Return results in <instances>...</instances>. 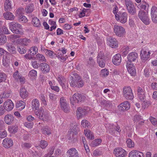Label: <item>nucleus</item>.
Instances as JSON below:
<instances>
[{"label": "nucleus", "instance_id": "nucleus-1", "mask_svg": "<svg viewBox=\"0 0 157 157\" xmlns=\"http://www.w3.org/2000/svg\"><path fill=\"white\" fill-rule=\"evenodd\" d=\"M72 79L70 82V85L73 87L80 88L84 85V82L81 77L77 74H75L74 76L71 77Z\"/></svg>", "mask_w": 157, "mask_h": 157}, {"label": "nucleus", "instance_id": "nucleus-2", "mask_svg": "<svg viewBox=\"0 0 157 157\" xmlns=\"http://www.w3.org/2000/svg\"><path fill=\"white\" fill-rule=\"evenodd\" d=\"M105 127L109 133L114 136H116L121 131V128L118 124H106Z\"/></svg>", "mask_w": 157, "mask_h": 157}, {"label": "nucleus", "instance_id": "nucleus-3", "mask_svg": "<svg viewBox=\"0 0 157 157\" xmlns=\"http://www.w3.org/2000/svg\"><path fill=\"white\" fill-rule=\"evenodd\" d=\"M9 28L13 33L23 34L21 31L22 26L21 25L15 22H12L9 24Z\"/></svg>", "mask_w": 157, "mask_h": 157}, {"label": "nucleus", "instance_id": "nucleus-4", "mask_svg": "<svg viewBox=\"0 0 157 157\" xmlns=\"http://www.w3.org/2000/svg\"><path fill=\"white\" fill-rule=\"evenodd\" d=\"M35 114L40 119L43 121H48L49 120V115L48 113L44 111L42 109L39 110L35 112Z\"/></svg>", "mask_w": 157, "mask_h": 157}, {"label": "nucleus", "instance_id": "nucleus-5", "mask_svg": "<svg viewBox=\"0 0 157 157\" xmlns=\"http://www.w3.org/2000/svg\"><path fill=\"white\" fill-rule=\"evenodd\" d=\"M123 95L127 100H132L134 98L132 90L130 86H125L123 88Z\"/></svg>", "mask_w": 157, "mask_h": 157}, {"label": "nucleus", "instance_id": "nucleus-6", "mask_svg": "<svg viewBox=\"0 0 157 157\" xmlns=\"http://www.w3.org/2000/svg\"><path fill=\"white\" fill-rule=\"evenodd\" d=\"M128 14L126 12L119 11L118 14H115V18L117 21L122 24L125 23L127 21Z\"/></svg>", "mask_w": 157, "mask_h": 157}, {"label": "nucleus", "instance_id": "nucleus-7", "mask_svg": "<svg viewBox=\"0 0 157 157\" xmlns=\"http://www.w3.org/2000/svg\"><path fill=\"white\" fill-rule=\"evenodd\" d=\"M138 16L142 21L146 25L150 24L149 19L147 13L143 10L139 12Z\"/></svg>", "mask_w": 157, "mask_h": 157}, {"label": "nucleus", "instance_id": "nucleus-8", "mask_svg": "<svg viewBox=\"0 0 157 157\" xmlns=\"http://www.w3.org/2000/svg\"><path fill=\"white\" fill-rule=\"evenodd\" d=\"M97 62L99 66L101 68L105 66L106 61L104 53L100 52L98 53L97 57Z\"/></svg>", "mask_w": 157, "mask_h": 157}, {"label": "nucleus", "instance_id": "nucleus-9", "mask_svg": "<svg viewBox=\"0 0 157 157\" xmlns=\"http://www.w3.org/2000/svg\"><path fill=\"white\" fill-rule=\"evenodd\" d=\"M84 98L82 94L78 93H75L70 99L71 104L74 105L75 103H79L84 100Z\"/></svg>", "mask_w": 157, "mask_h": 157}, {"label": "nucleus", "instance_id": "nucleus-10", "mask_svg": "<svg viewBox=\"0 0 157 157\" xmlns=\"http://www.w3.org/2000/svg\"><path fill=\"white\" fill-rule=\"evenodd\" d=\"M113 29L114 33L118 36L123 37L126 33L125 29L122 26L115 25Z\"/></svg>", "mask_w": 157, "mask_h": 157}, {"label": "nucleus", "instance_id": "nucleus-11", "mask_svg": "<svg viewBox=\"0 0 157 157\" xmlns=\"http://www.w3.org/2000/svg\"><path fill=\"white\" fill-rule=\"evenodd\" d=\"M126 6L129 13L134 15L136 13V9L135 6L130 0H125Z\"/></svg>", "mask_w": 157, "mask_h": 157}, {"label": "nucleus", "instance_id": "nucleus-12", "mask_svg": "<svg viewBox=\"0 0 157 157\" xmlns=\"http://www.w3.org/2000/svg\"><path fill=\"white\" fill-rule=\"evenodd\" d=\"M151 54L150 51H147L146 50L142 49L140 52V55L142 61L145 62L149 60Z\"/></svg>", "mask_w": 157, "mask_h": 157}, {"label": "nucleus", "instance_id": "nucleus-13", "mask_svg": "<svg viewBox=\"0 0 157 157\" xmlns=\"http://www.w3.org/2000/svg\"><path fill=\"white\" fill-rule=\"evenodd\" d=\"M90 109V108L88 107L78 108L77 112V117L80 118L83 116L87 114Z\"/></svg>", "mask_w": 157, "mask_h": 157}, {"label": "nucleus", "instance_id": "nucleus-14", "mask_svg": "<svg viewBox=\"0 0 157 157\" xmlns=\"http://www.w3.org/2000/svg\"><path fill=\"white\" fill-rule=\"evenodd\" d=\"M126 67L128 72L132 76H135L136 74V71L135 67L132 62H127Z\"/></svg>", "mask_w": 157, "mask_h": 157}, {"label": "nucleus", "instance_id": "nucleus-15", "mask_svg": "<svg viewBox=\"0 0 157 157\" xmlns=\"http://www.w3.org/2000/svg\"><path fill=\"white\" fill-rule=\"evenodd\" d=\"M114 153L117 157H123L127 154L126 151L121 147L116 148L114 150Z\"/></svg>", "mask_w": 157, "mask_h": 157}, {"label": "nucleus", "instance_id": "nucleus-16", "mask_svg": "<svg viewBox=\"0 0 157 157\" xmlns=\"http://www.w3.org/2000/svg\"><path fill=\"white\" fill-rule=\"evenodd\" d=\"M137 96L138 98L141 101H144L145 99V90L140 86L137 87Z\"/></svg>", "mask_w": 157, "mask_h": 157}, {"label": "nucleus", "instance_id": "nucleus-17", "mask_svg": "<svg viewBox=\"0 0 157 157\" xmlns=\"http://www.w3.org/2000/svg\"><path fill=\"white\" fill-rule=\"evenodd\" d=\"M59 102L61 109L64 112H67L68 110V108L66 99L63 97H61L60 99Z\"/></svg>", "mask_w": 157, "mask_h": 157}, {"label": "nucleus", "instance_id": "nucleus-18", "mask_svg": "<svg viewBox=\"0 0 157 157\" xmlns=\"http://www.w3.org/2000/svg\"><path fill=\"white\" fill-rule=\"evenodd\" d=\"M14 107V104L12 101L10 99L7 100L6 101L3 106L4 109L7 111L12 110Z\"/></svg>", "mask_w": 157, "mask_h": 157}, {"label": "nucleus", "instance_id": "nucleus-19", "mask_svg": "<svg viewBox=\"0 0 157 157\" xmlns=\"http://www.w3.org/2000/svg\"><path fill=\"white\" fill-rule=\"evenodd\" d=\"M107 43L110 47L116 48L118 47V42L116 39L112 37H109L107 39Z\"/></svg>", "mask_w": 157, "mask_h": 157}, {"label": "nucleus", "instance_id": "nucleus-20", "mask_svg": "<svg viewBox=\"0 0 157 157\" xmlns=\"http://www.w3.org/2000/svg\"><path fill=\"white\" fill-rule=\"evenodd\" d=\"M151 16L152 21L157 23V7L155 6H153L151 10Z\"/></svg>", "mask_w": 157, "mask_h": 157}, {"label": "nucleus", "instance_id": "nucleus-21", "mask_svg": "<svg viewBox=\"0 0 157 157\" xmlns=\"http://www.w3.org/2000/svg\"><path fill=\"white\" fill-rule=\"evenodd\" d=\"M39 67L40 70L44 74H46L49 72L50 67L49 65L45 63H43L40 64Z\"/></svg>", "mask_w": 157, "mask_h": 157}, {"label": "nucleus", "instance_id": "nucleus-22", "mask_svg": "<svg viewBox=\"0 0 157 157\" xmlns=\"http://www.w3.org/2000/svg\"><path fill=\"white\" fill-rule=\"evenodd\" d=\"M130 104L127 101H126L120 104L118 106V109L121 111H124L129 109L130 108Z\"/></svg>", "mask_w": 157, "mask_h": 157}, {"label": "nucleus", "instance_id": "nucleus-23", "mask_svg": "<svg viewBox=\"0 0 157 157\" xmlns=\"http://www.w3.org/2000/svg\"><path fill=\"white\" fill-rule=\"evenodd\" d=\"M32 105L31 107L32 109L34 111H38L39 110L41 109H39L40 104L39 100L35 98L32 100L31 102Z\"/></svg>", "mask_w": 157, "mask_h": 157}, {"label": "nucleus", "instance_id": "nucleus-24", "mask_svg": "<svg viewBox=\"0 0 157 157\" xmlns=\"http://www.w3.org/2000/svg\"><path fill=\"white\" fill-rule=\"evenodd\" d=\"M67 153L68 157H79L78 151L75 148L69 149Z\"/></svg>", "mask_w": 157, "mask_h": 157}, {"label": "nucleus", "instance_id": "nucleus-25", "mask_svg": "<svg viewBox=\"0 0 157 157\" xmlns=\"http://www.w3.org/2000/svg\"><path fill=\"white\" fill-rule=\"evenodd\" d=\"M129 157H144V155L141 151L133 150L129 153Z\"/></svg>", "mask_w": 157, "mask_h": 157}, {"label": "nucleus", "instance_id": "nucleus-26", "mask_svg": "<svg viewBox=\"0 0 157 157\" xmlns=\"http://www.w3.org/2000/svg\"><path fill=\"white\" fill-rule=\"evenodd\" d=\"M121 60V56L119 54H116L112 58V61L113 63L116 65L120 64Z\"/></svg>", "mask_w": 157, "mask_h": 157}, {"label": "nucleus", "instance_id": "nucleus-27", "mask_svg": "<svg viewBox=\"0 0 157 157\" xmlns=\"http://www.w3.org/2000/svg\"><path fill=\"white\" fill-rule=\"evenodd\" d=\"M2 144L5 147L9 148L13 145V141L10 138H6L3 140Z\"/></svg>", "mask_w": 157, "mask_h": 157}, {"label": "nucleus", "instance_id": "nucleus-28", "mask_svg": "<svg viewBox=\"0 0 157 157\" xmlns=\"http://www.w3.org/2000/svg\"><path fill=\"white\" fill-rule=\"evenodd\" d=\"M137 57L138 54L137 53L135 52H131L127 56L128 62H132L134 61Z\"/></svg>", "mask_w": 157, "mask_h": 157}, {"label": "nucleus", "instance_id": "nucleus-29", "mask_svg": "<svg viewBox=\"0 0 157 157\" xmlns=\"http://www.w3.org/2000/svg\"><path fill=\"white\" fill-rule=\"evenodd\" d=\"M14 117L11 114H7L4 118L5 122L8 124H10L13 121Z\"/></svg>", "mask_w": 157, "mask_h": 157}, {"label": "nucleus", "instance_id": "nucleus-30", "mask_svg": "<svg viewBox=\"0 0 157 157\" xmlns=\"http://www.w3.org/2000/svg\"><path fill=\"white\" fill-rule=\"evenodd\" d=\"M16 108L18 109L22 110L25 108V103L24 101L20 100L18 101L16 104Z\"/></svg>", "mask_w": 157, "mask_h": 157}, {"label": "nucleus", "instance_id": "nucleus-31", "mask_svg": "<svg viewBox=\"0 0 157 157\" xmlns=\"http://www.w3.org/2000/svg\"><path fill=\"white\" fill-rule=\"evenodd\" d=\"M6 47L8 52L13 54H16V48L10 43H7L6 44Z\"/></svg>", "mask_w": 157, "mask_h": 157}, {"label": "nucleus", "instance_id": "nucleus-32", "mask_svg": "<svg viewBox=\"0 0 157 157\" xmlns=\"http://www.w3.org/2000/svg\"><path fill=\"white\" fill-rule=\"evenodd\" d=\"M3 16L4 18L7 20L13 21L15 18V16L13 14L9 12L4 13Z\"/></svg>", "mask_w": 157, "mask_h": 157}, {"label": "nucleus", "instance_id": "nucleus-33", "mask_svg": "<svg viewBox=\"0 0 157 157\" xmlns=\"http://www.w3.org/2000/svg\"><path fill=\"white\" fill-rule=\"evenodd\" d=\"M2 63L3 65L6 67L9 66L10 63V59L6 55L4 56L2 59Z\"/></svg>", "mask_w": 157, "mask_h": 157}, {"label": "nucleus", "instance_id": "nucleus-34", "mask_svg": "<svg viewBox=\"0 0 157 157\" xmlns=\"http://www.w3.org/2000/svg\"><path fill=\"white\" fill-rule=\"evenodd\" d=\"M32 24L35 27L40 28L41 26V24L40 20L36 17L33 18L32 21Z\"/></svg>", "mask_w": 157, "mask_h": 157}, {"label": "nucleus", "instance_id": "nucleus-35", "mask_svg": "<svg viewBox=\"0 0 157 157\" xmlns=\"http://www.w3.org/2000/svg\"><path fill=\"white\" fill-rule=\"evenodd\" d=\"M41 130L42 133L45 135H49L52 133L51 129L46 126L43 127Z\"/></svg>", "mask_w": 157, "mask_h": 157}, {"label": "nucleus", "instance_id": "nucleus-36", "mask_svg": "<svg viewBox=\"0 0 157 157\" xmlns=\"http://www.w3.org/2000/svg\"><path fill=\"white\" fill-rule=\"evenodd\" d=\"M19 40L20 43L22 45L26 46L29 45L31 42V40L30 39L26 38L20 39Z\"/></svg>", "mask_w": 157, "mask_h": 157}, {"label": "nucleus", "instance_id": "nucleus-37", "mask_svg": "<svg viewBox=\"0 0 157 157\" xmlns=\"http://www.w3.org/2000/svg\"><path fill=\"white\" fill-rule=\"evenodd\" d=\"M57 80L63 88H66L64 83L65 82V79L63 77H62L61 76H60L59 75L57 78Z\"/></svg>", "mask_w": 157, "mask_h": 157}, {"label": "nucleus", "instance_id": "nucleus-38", "mask_svg": "<svg viewBox=\"0 0 157 157\" xmlns=\"http://www.w3.org/2000/svg\"><path fill=\"white\" fill-rule=\"evenodd\" d=\"M84 134L89 139L93 140L94 137L93 134V133L89 129L84 130Z\"/></svg>", "mask_w": 157, "mask_h": 157}, {"label": "nucleus", "instance_id": "nucleus-39", "mask_svg": "<svg viewBox=\"0 0 157 157\" xmlns=\"http://www.w3.org/2000/svg\"><path fill=\"white\" fill-rule=\"evenodd\" d=\"M4 10L5 11L10 10L12 8L11 2L10 0H6L4 3Z\"/></svg>", "mask_w": 157, "mask_h": 157}, {"label": "nucleus", "instance_id": "nucleus-40", "mask_svg": "<svg viewBox=\"0 0 157 157\" xmlns=\"http://www.w3.org/2000/svg\"><path fill=\"white\" fill-rule=\"evenodd\" d=\"M63 55L64 54L60 51L58 53L57 55V57L62 62H63L65 61L66 59L68 58L67 55L64 56Z\"/></svg>", "mask_w": 157, "mask_h": 157}, {"label": "nucleus", "instance_id": "nucleus-41", "mask_svg": "<svg viewBox=\"0 0 157 157\" xmlns=\"http://www.w3.org/2000/svg\"><path fill=\"white\" fill-rule=\"evenodd\" d=\"M20 94L21 97L23 99L25 98L28 96V92L24 88H22L20 90Z\"/></svg>", "mask_w": 157, "mask_h": 157}, {"label": "nucleus", "instance_id": "nucleus-42", "mask_svg": "<svg viewBox=\"0 0 157 157\" xmlns=\"http://www.w3.org/2000/svg\"><path fill=\"white\" fill-rule=\"evenodd\" d=\"M38 48L37 47L35 46L31 47L29 51L31 55L33 56L36 54L38 52Z\"/></svg>", "mask_w": 157, "mask_h": 157}, {"label": "nucleus", "instance_id": "nucleus-43", "mask_svg": "<svg viewBox=\"0 0 157 157\" xmlns=\"http://www.w3.org/2000/svg\"><path fill=\"white\" fill-rule=\"evenodd\" d=\"M36 59L40 62H46V59L43 55L39 53L36 54Z\"/></svg>", "mask_w": 157, "mask_h": 157}, {"label": "nucleus", "instance_id": "nucleus-44", "mask_svg": "<svg viewBox=\"0 0 157 157\" xmlns=\"http://www.w3.org/2000/svg\"><path fill=\"white\" fill-rule=\"evenodd\" d=\"M101 142V139H96L93 140L90 144V145L92 147H96L100 144Z\"/></svg>", "mask_w": 157, "mask_h": 157}, {"label": "nucleus", "instance_id": "nucleus-45", "mask_svg": "<svg viewBox=\"0 0 157 157\" xmlns=\"http://www.w3.org/2000/svg\"><path fill=\"white\" fill-rule=\"evenodd\" d=\"M33 4H30L26 6L25 10L26 13H31L33 10Z\"/></svg>", "mask_w": 157, "mask_h": 157}, {"label": "nucleus", "instance_id": "nucleus-46", "mask_svg": "<svg viewBox=\"0 0 157 157\" xmlns=\"http://www.w3.org/2000/svg\"><path fill=\"white\" fill-rule=\"evenodd\" d=\"M81 126L83 128H88L90 126V123L87 120H84L81 122Z\"/></svg>", "mask_w": 157, "mask_h": 157}, {"label": "nucleus", "instance_id": "nucleus-47", "mask_svg": "<svg viewBox=\"0 0 157 157\" xmlns=\"http://www.w3.org/2000/svg\"><path fill=\"white\" fill-rule=\"evenodd\" d=\"M32 144L30 143L23 142L21 144V147L23 149H28L31 147Z\"/></svg>", "mask_w": 157, "mask_h": 157}, {"label": "nucleus", "instance_id": "nucleus-48", "mask_svg": "<svg viewBox=\"0 0 157 157\" xmlns=\"http://www.w3.org/2000/svg\"><path fill=\"white\" fill-rule=\"evenodd\" d=\"M148 6V4L146 2L143 1L142 3L138 5V7L140 10H146Z\"/></svg>", "mask_w": 157, "mask_h": 157}, {"label": "nucleus", "instance_id": "nucleus-49", "mask_svg": "<svg viewBox=\"0 0 157 157\" xmlns=\"http://www.w3.org/2000/svg\"><path fill=\"white\" fill-rule=\"evenodd\" d=\"M9 34L10 32L6 26H3L2 27H0V34Z\"/></svg>", "mask_w": 157, "mask_h": 157}, {"label": "nucleus", "instance_id": "nucleus-50", "mask_svg": "<svg viewBox=\"0 0 157 157\" xmlns=\"http://www.w3.org/2000/svg\"><path fill=\"white\" fill-rule=\"evenodd\" d=\"M11 96V92L10 91H5L1 94L0 97L1 98H6Z\"/></svg>", "mask_w": 157, "mask_h": 157}, {"label": "nucleus", "instance_id": "nucleus-51", "mask_svg": "<svg viewBox=\"0 0 157 157\" xmlns=\"http://www.w3.org/2000/svg\"><path fill=\"white\" fill-rule=\"evenodd\" d=\"M95 61L91 57L89 58L87 62V65L89 67H94L95 64Z\"/></svg>", "mask_w": 157, "mask_h": 157}, {"label": "nucleus", "instance_id": "nucleus-52", "mask_svg": "<svg viewBox=\"0 0 157 157\" xmlns=\"http://www.w3.org/2000/svg\"><path fill=\"white\" fill-rule=\"evenodd\" d=\"M126 143L127 146L129 148H132L134 147V142L130 139H127Z\"/></svg>", "mask_w": 157, "mask_h": 157}, {"label": "nucleus", "instance_id": "nucleus-53", "mask_svg": "<svg viewBox=\"0 0 157 157\" xmlns=\"http://www.w3.org/2000/svg\"><path fill=\"white\" fill-rule=\"evenodd\" d=\"M24 11V9L23 8L20 7L18 8L16 11V15L19 17L22 16L23 14Z\"/></svg>", "mask_w": 157, "mask_h": 157}, {"label": "nucleus", "instance_id": "nucleus-54", "mask_svg": "<svg viewBox=\"0 0 157 157\" xmlns=\"http://www.w3.org/2000/svg\"><path fill=\"white\" fill-rule=\"evenodd\" d=\"M55 148L54 146L50 147L47 150V154L45 155V156L47 157L48 155H52L54 152Z\"/></svg>", "mask_w": 157, "mask_h": 157}, {"label": "nucleus", "instance_id": "nucleus-55", "mask_svg": "<svg viewBox=\"0 0 157 157\" xmlns=\"http://www.w3.org/2000/svg\"><path fill=\"white\" fill-rule=\"evenodd\" d=\"M7 38L6 36L4 35H0V45H1L6 43Z\"/></svg>", "mask_w": 157, "mask_h": 157}, {"label": "nucleus", "instance_id": "nucleus-56", "mask_svg": "<svg viewBox=\"0 0 157 157\" xmlns=\"http://www.w3.org/2000/svg\"><path fill=\"white\" fill-rule=\"evenodd\" d=\"M7 78L6 74L3 72L0 73V83L5 82Z\"/></svg>", "mask_w": 157, "mask_h": 157}, {"label": "nucleus", "instance_id": "nucleus-57", "mask_svg": "<svg viewBox=\"0 0 157 157\" xmlns=\"http://www.w3.org/2000/svg\"><path fill=\"white\" fill-rule=\"evenodd\" d=\"M45 54L51 58L53 57L56 55L54 52L50 50L47 49L45 52Z\"/></svg>", "mask_w": 157, "mask_h": 157}, {"label": "nucleus", "instance_id": "nucleus-58", "mask_svg": "<svg viewBox=\"0 0 157 157\" xmlns=\"http://www.w3.org/2000/svg\"><path fill=\"white\" fill-rule=\"evenodd\" d=\"M39 98L42 103L44 105H47V101L46 100V97L44 94H41L39 96Z\"/></svg>", "mask_w": 157, "mask_h": 157}, {"label": "nucleus", "instance_id": "nucleus-59", "mask_svg": "<svg viewBox=\"0 0 157 157\" xmlns=\"http://www.w3.org/2000/svg\"><path fill=\"white\" fill-rule=\"evenodd\" d=\"M109 74V71L106 68L103 69L101 70L100 75L103 76H107Z\"/></svg>", "mask_w": 157, "mask_h": 157}, {"label": "nucleus", "instance_id": "nucleus-60", "mask_svg": "<svg viewBox=\"0 0 157 157\" xmlns=\"http://www.w3.org/2000/svg\"><path fill=\"white\" fill-rule=\"evenodd\" d=\"M48 145V143L45 140H42L40 142V146L42 149L45 148Z\"/></svg>", "mask_w": 157, "mask_h": 157}, {"label": "nucleus", "instance_id": "nucleus-61", "mask_svg": "<svg viewBox=\"0 0 157 157\" xmlns=\"http://www.w3.org/2000/svg\"><path fill=\"white\" fill-rule=\"evenodd\" d=\"M17 50L20 54H24L26 53V50L25 48H20L17 46Z\"/></svg>", "mask_w": 157, "mask_h": 157}, {"label": "nucleus", "instance_id": "nucleus-62", "mask_svg": "<svg viewBox=\"0 0 157 157\" xmlns=\"http://www.w3.org/2000/svg\"><path fill=\"white\" fill-rule=\"evenodd\" d=\"M142 119V118L141 116L140 115H136L134 116L133 120L135 122H137Z\"/></svg>", "mask_w": 157, "mask_h": 157}, {"label": "nucleus", "instance_id": "nucleus-63", "mask_svg": "<svg viewBox=\"0 0 157 157\" xmlns=\"http://www.w3.org/2000/svg\"><path fill=\"white\" fill-rule=\"evenodd\" d=\"M143 101V102L142 103V107L144 109L147 108L149 105L151 104V102L149 101H145V100Z\"/></svg>", "mask_w": 157, "mask_h": 157}, {"label": "nucleus", "instance_id": "nucleus-64", "mask_svg": "<svg viewBox=\"0 0 157 157\" xmlns=\"http://www.w3.org/2000/svg\"><path fill=\"white\" fill-rule=\"evenodd\" d=\"M149 120L153 125L155 126L157 125V120L156 118L153 117H151L149 118Z\"/></svg>", "mask_w": 157, "mask_h": 157}]
</instances>
